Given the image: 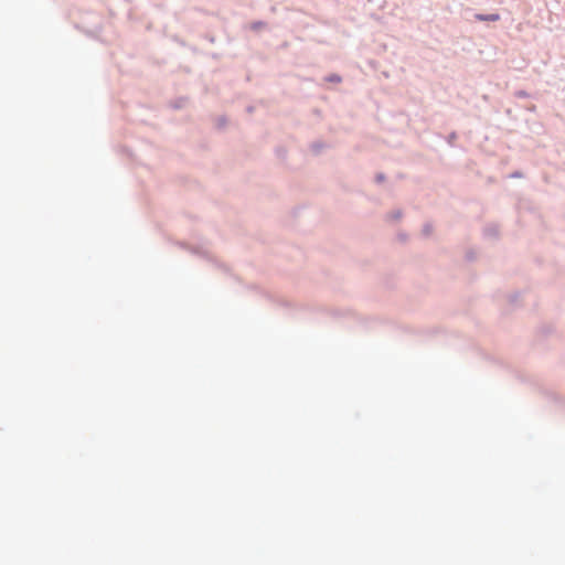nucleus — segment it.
Wrapping results in <instances>:
<instances>
[{"mask_svg":"<svg viewBox=\"0 0 565 565\" xmlns=\"http://www.w3.org/2000/svg\"><path fill=\"white\" fill-rule=\"evenodd\" d=\"M476 18L480 21H498L500 19V15L497 13L493 14H477Z\"/></svg>","mask_w":565,"mask_h":565,"instance_id":"obj_1","label":"nucleus"}]
</instances>
